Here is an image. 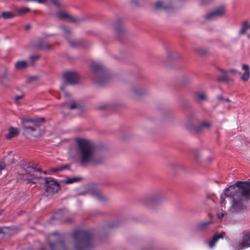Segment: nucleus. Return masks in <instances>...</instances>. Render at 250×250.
Here are the masks:
<instances>
[{"mask_svg":"<svg viewBox=\"0 0 250 250\" xmlns=\"http://www.w3.org/2000/svg\"><path fill=\"white\" fill-rule=\"evenodd\" d=\"M0 16L4 19H8L14 17L15 14L11 12H4Z\"/></svg>","mask_w":250,"mask_h":250,"instance_id":"nucleus-27","label":"nucleus"},{"mask_svg":"<svg viewBox=\"0 0 250 250\" xmlns=\"http://www.w3.org/2000/svg\"><path fill=\"white\" fill-rule=\"evenodd\" d=\"M170 166L173 169H174L175 170H178L179 169H183V166L181 164H178V163L171 164H170Z\"/></svg>","mask_w":250,"mask_h":250,"instance_id":"nucleus-31","label":"nucleus"},{"mask_svg":"<svg viewBox=\"0 0 250 250\" xmlns=\"http://www.w3.org/2000/svg\"><path fill=\"white\" fill-rule=\"evenodd\" d=\"M227 197L232 199L230 211L238 212L244 210L246 202L250 199V182L237 181L235 185L225 188L220 196L222 206H225V198Z\"/></svg>","mask_w":250,"mask_h":250,"instance_id":"nucleus-1","label":"nucleus"},{"mask_svg":"<svg viewBox=\"0 0 250 250\" xmlns=\"http://www.w3.org/2000/svg\"><path fill=\"white\" fill-rule=\"evenodd\" d=\"M146 93V89L141 86H133L130 91V96L134 98H139Z\"/></svg>","mask_w":250,"mask_h":250,"instance_id":"nucleus-11","label":"nucleus"},{"mask_svg":"<svg viewBox=\"0 0 250 250\" xmlns=\"http://www.w3.org/2000/svg\"><path fill=\"white\" fill-rule=\"evenodd\" d=\"M44 123L45 119L40 118L38 121L31 125H25L22 126L23 133L26 135H31L35 137H40L43 133L42 127Z\"/></svg>","mask_w":250,"mask_h":250,"instance_id":"nucleus-5","label":"nucleus"},{"mask_svg":"<svg viewBox=\"0 0 250 250\" xmlns=\"http://www.w3.org/2000/svg\"><path fill=\"white\" fill-rule=\"evenodd\" d=\"M91 69L93 73V79L99 84H102L109 76L107 70L104 65L99 62H94L91 64Z\"/></svg>","mask_w":250,"mask_h":250,"instance_id":"nucleus-4","label":"nucleus"},{"mask_svg":"<svg viewBox=\"0 0 250 250\" xmlns=\"http://www.w3.org/2000/svg\"><path fill=\"white\" fill-rule=\"evenodd\" d=\"M196 51L201 55H203L205 53V51H203L201 48L196 49Z\"/></svg>","mask_w":250,"mask_h":250,"instance_id":"nucleus-39","label":"nucleus"},{"mask_svg":"<svg viewBox=\"0 0 250 250\" xmlns=\"http://www.w3.org/2000/svg\"><path fill=\"white\" fill-rule=\"evenodd\" d=\"M196 98L197 101H205L208 100V96L206 92L203 91L197 92Z\"/></svg>","mask_w":250,"mask_h":250,"instance_id":"nucleus-20","label":"nucleus"},{"mask_svg":"<svg viewBox=\"0 0 250 250\" xmlns=\"http://www.w3.org/2000/svg\"><path fill=\"white\" fill-rule=\"evenodd\" d=\"M22 170L21 178L27 180L29 183L36 184L34 180H37L41 177L40 169L25 165L22 166Z\"/></svg>","mask_w":250,"mask_h":250,"instance_id":"nucleus-6","label":"nucleus"},{"mask_svg":"<svg viewBox=\"0 0 250 250\" xmlns=\"http://www.w3.org/2000/svg\"><path fill=\"white\" fill-rule=\"evenodd\" d=\"M4 169V167L2 165H0V174H1V170Z\"/></svg>","mask_w":250,"mask_h":250,"instance_id":"nucleus-44","label":"nucleus"},{"mask_svg":"<svg viewBox=\"0 0 250 250\" xmlns=\"http://www.w3.org/2000/svg\"><path fill=\"white\" fill-rule=\"evenodd\" d=\"M79 104L76 101H73L71 104L68 103H65L63 104V108H67L69 109H73L77 108L79 107Z\"/></svg>","mask_w":250,"mask_h":250,"instance_id":"nucleus-24","label":"nucleus"},{"mask_svg":"<svg viewBox=\"0 0 250 250\" xmlns=\"http://www.w3.org/2000/svg\"><path fill=\"white\" fill-rule=\"evenodd\" d=\"M39 118H27L26 117H23L21 118V122L22 124V127L25 125H31L35 123L36 121H38Z\"/></svg>","mask_w":250,"mask_h":250,"instance_id":"nucleus-21","label":"nucleus"},{"mask_svg":"<svg viewBox=\"0 0 250 250\" xmlns=\"http://www.w3.org/2000/svg\"><path fill=\"white\" fill-rule=\"evenodd\" d=\"M217 215L218 218H221L223 217L224 213L223 212H218Z\"/></svg>","mask_w":250,"mask_h":250,"instance_id":"nucleus-40","label":"nucleus"},{"mask_svg":"<svg viewBox=\"0 0 250 250\" xmlns=\"http://www.w3.org/2000/svg\"><path fill=\"white\" fill-rule=\"evenodd\" d=\"M225 7L224 6L219 7L213 11L209 13L207 15L208 20H213L216 18L222 16L225 13Z\"/></svg>","mask_w":250,"mask_h":250,"instance_id":"nucleus-12","label":"nucleus"},{"mask_svg":"<svg viewBox=\"0 0 250 250\" xmlns=\"http://www.w3.org/2000/svg\"><path fill=\"white\" fill-rule=\"evenodd\" d=\"M29 9L27 7H22L17 10V12L19 14H22L29 11Z\"/></svg>","mask_w":250,"mask_h":250,"instance_id":"nucleus-32","label":"nucleus"},{"mask_svg":"<svg viewBox=\"0 0 250 250\" xmlns=\"http://www.w3.org/2000/svg\"><path fill=\"white\" fill-rule=\"evenodd\" d=\"M250 247V231L244 232L242 239L233 245L235 250H242Z\"/></svg>","mask_w":250,"mask_h":250,"instance_id":"nucleus-8","label":"nucleus"},{"mask_svg":"<svg viewBox=\"0 0 250 250\" xmlns=\"http://www.w3.org/2000/svg\"><path fill=\"white\" fill-rule=\"evenodd\" d=\"M51 250H67L65 244L62 241H57L55 243L49 242ZM41 250H45L42 248Z\"/></svg>","mask_w":250,"mask_h":250,"instance_id":"nucleus-15","label":"nucleus"},{"mask_svg":"<svg viewBox=\"0 0 250 250\" xmlns=\"http://www.w3.org/2000/svg\"><path fill=\"white\" fill-rule=\"evenodd\" d=\"M212 223L211 221H205L202 222L198 225V228L199 229H203L207 226L210 224Z\"/></svg>","mask_w":250,"mask_h":250,"instance_id":"nucleus-29","label":"nucleus"},{"mask_svg":"<svg viewBox=\"0 0 250 250\" xmlns=\"http://www.w3.org/2000/svg\"><path fill=\"white\" fill-rule=\"evenodd\" d=\"M23 97V95H21V96H17L15 97V100L18 101L21 99Z\"/></svg>","mask_w":250,"mask_h":250,"instance_id":"nucleus-42","label":"nucleus"},{"mask_svg":"<svg viewBox=\"0 0 250 250\" xmlns=\"http://www.w3.org/2000/svg\"><path fill=\"white\" fill-rule=\"evenodd\" d=\"M93 196L98 201L103 202L106 200V197L99 192H95L93 193Z\"/></svg>","mask_w":250,"mask_h":250,"instance_id":"nucleus-25","label":"nucleus"},{"mask_svg":"<svg viewBox=\"0 0 250 250\" xmlns=\"http://www.w3.org/2000/svg\"><path fill=\"white\" fill-rule=\"evenodd\" d=\"M27 1H36L39 3H45V2L44 0H25Z\"/></svg>","mask_w":250,"mask_h":250,"instance_id":"nucleus-38","label":"nucleus"},{"mask_svg":"<svg viewBox=\"0 0 250 250\" xmlns=\"http://www.w3.org/2000/svg\"><path fill=\"white\" fill-rule=\"evenodd\" d=\"M249 28H250V24L249 23V21H243L242 23L241 28L239 31V34H245Z\"/></svg>","mask_w":250,"mask_h":250,"instance_id":"nucleus-22","label":"nucleus"},{"mask_svg":"<svg viewBox=\"0 0 250 250\" xmlns=\"http://www.w3.org/2000/svg\"><path fill=\"white\" fill-rule=\"evenodd\" d=\"M19 134V131L18 128L10 127L8 129V133L5 135V137L7 139H11L14 137H16Z\"/></svg>","mask_w":250,"mask_h":250,"instance_id":"nucleus-19","label":"nucleus"},{"mask_svg":"<svg viewBox=\"0 0 250 250\" xmlns=\"http://www.w3.org/2000/svg\"><path fill=\"white\" fill-rule=\"evenodd\" d=\"M30 28V25H26V28L28 29Z\"/></svg>","mask_w":250,"mask_h":250,"instance_id":"nucleus-45","label":"nucleus"},{"mask_svg":"<svg viewBox=\"0 0 250 250\" xmlns=\"http://www.w3.org/2000/svg\"><path fill=\"white\" fill-rule=\"evenodd\" d=\"M61 29L64 34V37L67 41L69 45L72 47H76L78 45V42L69 39V38L71 37L72 33L69 29L65 27H62Z\"/></svg>","mask_w":250,"mask_h":250,"instance_id":"nucleus-13","label":"nucleus"},{"mask_svg":"<svg viewBox=\"0 0 250 250\" xmlns=\"http://www.w3.org/2000/svg\"><path fill=\"white\" fill-rule=\"evenodd\" d=\"M211 125V124L209 122H205L201 124L200 128H209Z\"/></svg>","mask_w":250,"mask_h":250,"instance_id":"nucleus-33","label":"nucleus"},{"mask_svg":"<svg viewBox=\"0 0 250 250\" xmlns=\"http://www.w3.org/2000/svg\"><path fill=\"white\" fill-rule=\"evenodd\" d=\"M220 71L221 72L222 76L217 78V80L219 82H229L231 81V79L228 75V71L227 70L220 69Z\"/></svg>","mask_w":250,"mask_h":250,"instance_id":"nucleus-17","label":"nucleus"},{"mask_svg":"<svg viewBox=\"0 0 250 250\" xmlns=\"http://www.w3.org/2000/svg\"><path fill=\"white\" fill-rule=\"evenodd\" d=\"M117 32H120V30H119V29H118V30H117Z\"/></svg>","mask_w":250,"mask_h":250,"instance_id":"nucleus-49","label":"nucleus"},{"mask_svg":"<svg viewBox=\"0 0 250 250\" xmlns=\"http://www.w3.org/2000/svg\"><path fill=\"white\" fill-rule=\"evenodd\" d=\"M28 65L27 62L25 61H19L15 64L16 69L21 70L25 68Z\"/></svg>","mask_w":250,"mask_h":250,"instance_id":"nucleus-23","label":"nucleus"},{"mask_svg":"<svg viewBox=\"0 0 250 250\" xmlns=\"http://www.w3.org/2000/svg\"><path fill=\"white\" fill-rule=\"evenodd\" d=\"M224 101H227V102H229L230 101L229 100V99H228V98L225 99H224Z\"/></svg>","mask_w":250,"mask_h":250,"instance_id":"nucleus-46","label":"nucleus"},{"mask_svg":"<svg viewBox=\"0 0 250 250\" xmlns=\"http://www.w3.org/2000/svg\"><path fill=\"white\" fill-rule=\"evenodd\" d=\"M57 233H53V234H52V235H57Z\"/></svg>","mask_w":250,"mask_h":250,"instance_id":"nucleus-48","label":"nucleus"},{"mask_svg":"<svg viewBox=\"0 0 250 250\" xmlns=\"http://www.w3.org/2000/svg\"><path fill=\"white\" fill-rule=\"evenodd\" d=\"M242 69L245 70V72L242 74L241 79L244 82H247L250 77V71L249 66L247 64H244L242 65Z\"/></svg>","mask_w":250,"mask_h":250,"instance_id":"nucleus-18","label":"nucleus"},{"mask_svg":"<svg viewBox=\"0 0 250 250\" xmlns=\"http://www.w3.org/2000/svg\"><path fill=\"white\" fill-rule=\"evenodd\" d=\"M45 187L46 191L48 194L57 192L60 188L59 183L50 177L45 178Z\"/></svg>","mask_w":250,"mask_h":250,"instance_id":"nucleus-9","label":"nucleus"},{"mask_svg":"<svg viewBox=\"0 0 250 250\" xmlns=\"http://www.w3.org/2000/svg\"><path fill=\"white\" fill-rule=\"evenodd\" d=\"M42 49L49 50L52 48V46L50 44L45 43L43 46L41 47Z\"/></svg>","mask_w":250,"mask_h":250,"instance_id":"nucleus-36","label":"nucleus"},{"mask_svg":"<svg viewBox=\"0 0 250 250\" xmlns=\"http://www.w3.org/2000/svg\"><path fill=\"white\" fill-rule=\"evenodd\" d=\"M85 194V193H83V192H82V193H79V195H83Z\"/></svg>","mask_w":250,"mask_h":250,"instance_id":"nucleus-47","label":"nucleus"},{"mask_svg":"<svg viewBox=\"0 0 250 250\" xmlns=\"http://www.w3.org/2000/svg\"><path fill=\"white\" fill-rule=\"evenodd\" d=\"M227 71H228V73H230L233 75H235L236 74H238L239 75L241 74V73L240 72H239L237 69H229V70H227Z\"/></svg>","mask_w":250,"mask_h":250,"instance_id":"nucleus-34","label":"nucleus"},{"mask_svg":"<svg viewBox=\"0 0 250 250\" xmlns=\"http://www.w3.org/2000/svg\"><path fill=\"white\" fill-rule=\"evenodd\" d=\"M53 3L54 5H55L56 7H60L61 4L58 0H50Z\"/></svg>","mask_w":250,"mask_h":250,"instance_id":"nucleus-35","label":"nucleus"},{"mask_svg":"<svg viewBox=\"0 0 250 250\" xmlns=\"http://www.w3.org/2000/svg\"><path fill=\"white\" fill-rule=\"evenodd\" d=\"M61 89L62 91L63 92L64 94L66 97H68L69 96V93L64 90L63 86H62L61 87Z\"/></svg>","mask_w":250,"mask_h":250,"instance_id":"nucleus-37","label":"nucleus"},{"mask_svg":"<svg viewBox=\"0 0 250 250\" xmlns=\"http://www.w3.org/2000/svg\"><path fill=\"white\" fill-rule=\"evenodd\" d=\"M80 180V178H76V177H73V178H68L65 180V183L67 184H72L73 183L78 182Z\"/></svg>","mask_w":250,"mask_h":250,"instance_id":"nucleus-30","label":"nucleus"},{"mask_svg":"<svg viewBox=\"0 0 250 250\" xmlns=\"http://www.w3.org/2000/svg\"><path fill=\"white\" fill-rule=\"evenodd\" d=\"M76 142L77 146L75 149V158L82 165H98L102 163L103 159L96 154L91 141L85 139L77 138Z\"/></svg>","mask_w":250,"mask_h":250,"instance_id":"nucleus-2","label":"nucleus"},{"mask_svg":"<svg viewBox=\"0 0 250 250\" xmlns=\"http://www.w3.org/2000/svg\"><path fill=\"white\" fill-rule=\"evenodd\" d=\"M70 168V166L68 165H63L62 166H58L56 168H53L52 169V171L53 172H57L58 171H62L64 169H69Z\"/></svg>","mask_w":250,"mask_h":250,"instance_id":"nucleus-26","label":"nucleus"},{"mask_svg":"<svg viewBox=\"0 0 250 250\" xmlns=\"http://www.w3.org/2000/svg\"><path fill=\"white\" fill-rule=\"evenodd\" d=\"M155 7L157 9H166L167 7L165 6L164 4V2L161 1H158L156 3Z\"/></svg>","mask_w":250,"mask_h":250,"instance_id":"nucleus-28","label":"nucleus"},{"mask_svg":"<svg viewBox=\"0 0 250 250\" xmlns=\"http://www.w3.org/2000/svg\"><path fill=\"white\" fill-rule=\"evenodd\" d=\"M63 78L70 84H75L78 83V74L74 71H68L63 74Z\"/></svg>","mask_w":250,"mask_h":250,"instance_id":"nucleus-10","label":"nucleus"},{"mask_svg":"<svg viewBox=\"0 0 250 250\" xmlns=\"http://www.w3.org/2000/svg\"><path fill=\"white\" fill-rule=\"evenodd\" d=\"M57 17L60 20H65L69 21L75 22L77 20L75 17L69 15L65 12H59L56 14Z\"/></svg>","mask_w":250,"mask_h":250,"instance_id":"nucleus-14","label":"nucleus"},{"mask_svg":"<svg viewBox=\"0 0 250 250\" xmlns=\"http://www.w3.org/2000/svg\"><path fill=\"white\" fill-rule=\"evenodd\" d=\"M164 199V194L161 192H156L147 195L144 201V204L148 208H151L152 205L160 203Z\"/></svg>","mask_w":250,"mask_h":250,"instance_id":"nucleus-7","label":"nucleus"},{"mask_svg":"<svg viewBox=\"0 0 250 250\" xmlns=\"http://www.w3.org/2000/svg\"><path fill=\"white\" fill-rule=\"evenodd\" d=\"M75 241V248L78 250L88 249L92 242L91 236L84 230L75 231L72 234Z\"/></svg>","mask_w":250,"mask_h":250,"instance_id":"nucleus-3","label":"nucleus"},{"mask_svg":"<svg viewBox=\"0 0 250 250\" xmlns=\"http://www.w3.org/2000/svg\"><path fill=\"white\" fill-rule=\"evenodd\" d=\"M39 58L38 56H32L30 57L31 60H37Z\"/></svg>","mask_w":250,"mask_h":250,"instance_id":"nucleus-41","label":"nucleus"},{"mask_svg":"<svg viewBox=\"0 0 250 250\" xmlns=\"http://www.w3.org/2000/svg\"><path fill=\"white\" fill-rule=\"evenodd\" d=\"M218 99L219 100H224V99H225L222 96H218Z\"/></svg>","mask_w":250,"mask_h":250,"instance_id":"nucleus-43","label":"nucleus"},{"mask_svg":"<svg viewBox=\"0 0 250 250\" xmlns=\"http://www.w3.org/2000/svg\"><path fill=\"white\" fill-rule=\"evenodd\" d=\"M225 235V232L216 233L212 239L208 242V246L210 249H213L215 246L216 243L219 239L223 238Z\"/></svg>","mask_w":250,"mask_h":250,"instance_id":"nucleus-16","label":"nucleus"}]
</instances>
